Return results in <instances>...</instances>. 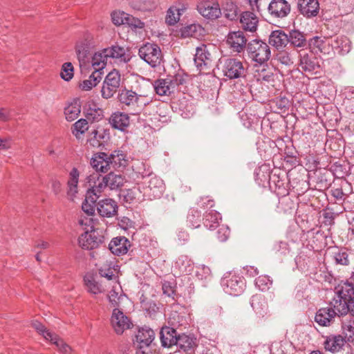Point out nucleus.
<instances>
[{"mask_svg": "<svg viewBox=\"0 0 354 354\" xmlns=\"http://www.w3.org/2000/svg\"><path fill=\"white\" fill-rule=\"evenodd\" d=\"M126 162L124 155L120 151L107 154L104 152L95 154L91 160V165L96 171L107 172L111 166L124 165Z\"/></svg>", "mask_w": 354, "mask_h": 354, "instance_id": "f257e3e1", "label": "nucleus"}, {"mask_svg": "<svg viewBox=\"0 0 354 354\" xmlns=\"http://www.w3.org/2000/svg\"><path fill=\"white\" fill-rule=\"evenodd\" d=\"M353 288L349 285L337 286L335 289V296L329 304V308L335 311V316H344L349 311L348 298L352 295Z\"/></svg>", "mask_w": 354, "mask_h": 354, "instance_id": "f03ea898", "label": "nucleus"}, {"mask_svg": "<svg viewBox=\"0 0 354 354\" xmlns=\"http://www.w3.org/2000/svg\"><path fill=\"white\" fill-rule=\"evenodd\" d=\"M80 225H85L86 232L80 235L78 239L79 245L83 249L93 250L102 243V238L98 237L95 234V225L92 218H82L78 221Z\"/></svg>", "mask_w": 354, "mask_h": 354, "instance_id": "7ed1b4c3", "label": "nucleus"}, {"mask_svg": "<svg viewBox=\"0 0 354 354\" xmlns=\"http://www.w3.org/2000/svg\"><path fill=\"white\" fill-rule=\"evenodd\" d=\"M247 52L249 57L255 62L262 64L270 57L269 46L260 39H253L248 44Z\"/></svg>", "mask_w": 354, "mask_h": 354, "instance_id": "20e7f679", "label": "nucleus"}, {"mask_svg": "<svg viewBox=\"0 0 354 354\" xmlns=\"http://www.w3.org/2000/svg\"><path fill=\"white\" fill-rule=\"evenodd\" d=\"M155 337L154 331L147 327L140 328L136 335L133 342L136 348V354H149L150 346Z\"/></svg>", "mask_w": 354, "mask_h": 354, "instance_id": "39448f33", "label": "nucleus"}, {"mask_svg": "<svg viewBox=\"0 0 354 354\" xmlns=\"http://www.w3.org/2000/svg\"><path fill=\"white\" fill-rule=\"evenodd\" d=\"M139 56L152 67L160 63L162 53L159 46L155 44L147 43L139 49Z\"/></svg>", "mask_w": 354, "mask_h": 354, "instance_id": "423d86ee", "label": "nucleus"}, {"mask_svg": "<svg viewBox=\"0 0 354 354\" xmlns=\"http://www.w3.org/2000/svg\"><path fill=\"white\" fill-rule=\"evenodd\" d=\"M110 324L114 332L118 335H122L132 326L129 317L119 308L113 309Z\"/></svg>", "mask_w": 354, "mask_h": 354, "instance_id": "0eeeda50", "label": "nucleus"}, {"mask_svg": "<svg viewBox=\"0 0 354 354\" xmlns=\"http://www.w3.org/2000/svg\"><path fill=\"white\" fill-rule=\"evenodd\" d=\"M298 66L299 70L310 74H316L320 68L319 59L312 52L299 53Z\"/></svg>", "mask_w": 354, "mask_h": 354, "instance_id": "6e6552de", "label": "nucleus"}, {"mask_svg": "<svg viewBox=\"0 0 354 354\" xmlns=\"http://www.w3.org/2000/svg\"><path fill=\"white\" fill-rule=\"evenodd\" d=\"M223 72L230 79H236L245 75V70L243 63L237 59L227 58L225 60Z\"/></svg>", "mask_w": 354, "mask_h": 354, "instance_id": "1a4fd4ad", "label": "nucleus"}, {"mask_svg": "<svg viewBox=\"0 0 354 354\" xmlns=\"http://www.w3.org/2000/svg\"><path fill=\"white\" fill-rule=\"evenodd\" d=\"M197 10L203 17L209 19H217L221 15L219 4L214 0L201 1L197 6Z\"/></svg>", "mask_w": 354, "mask_h": 354, "instance_id": "9d476101", "label": "nucleus"}, {"mask_svg": "<svg viewBox=\"0 0 354 354\" xmlns=\"http://www.w3.org/2000/svg\"><path fill=\"white\" fill-rule=\"evenodd\" d=\"M268 12L274 19H283L290 12V5L286 0H272L268 5Z\"/></svg>", "mask_w": 354, "mask_h": 354, "instance_id": "9b49d317", "label": "nucleus"}, {"mask_svg": "<svg viewBox=\"0 0 354 354\" xmlns=\"http://www.w3.org/2000/svg\"><path fill=\"white\" fill-rule=\"evenodd\" d=\"M221 286L223 290L233 296L240 295L244 287L243 280L239 276L233 275L230 278L225 277L221 280Z\"/></svg>", "mask_w": 354, "mask_h": 354, "instance_id": "f8f14e48", "label": "nucleus"}, {"mask_svg": "<svg viewBox=\"0 0 354 354\" xmlns=\"http://www.w3.org/2000/svg\"><path fill=\"white\" fill-rule=\"evenodd\" d=\"M227 43L234 52L241 53L246 47L247 39L243 31H234L228 34Z\"/></svg>", "mask_w": 354, "mask_h": 354, "instance_id": "ddd939ff", "label": "nucleus"}, {"mask_svg": "<svg viewBox=\"0 0 354 354\" xmlns=\"http://www.w3.org/2000/svg\"><path fill=\"white\" fill-rule=\"evenodd\" d=\"M99 214L102 217L110 218L114 216L118 212V204L111 198L100 201L96 205Z\"/></svg>", "mask_w": 354, "mask_h": 354, "instance_id": "4468645a", "label": "nucleus"}, {"mask_svg": "<svg viewBox=\"0 0 354 354\" xmlns=\"http://www.w3.org/2000/svg\"><path fill=\"white\" fill-rule=\"evenodd\" d=\"M212 62V55L207 45L201 44L196 50L194 63L198 68L202 70L203 67L208 66Z\"/></svg>", "mask_w": 354, "mask_h": 354, "instance_id": "2eb2a0df", "label": "nucleus"}, {"mask_svg": "<svg viewBox=\"0 0 354 354\" xmlns=\"http://www.w3.org/2000/svg\"><path fill=\"white\" fill-rule=\"evenodd\" d=\"M111 287L109 291L107 297L109 301L113 308H119L126 296L123 293L122 287L118 281H114L113 284L109 285Z\"/></svg>", "mask_w": 354, "mask_h": 354, "instance_id": "dca6fc26", "label": "nucleus"}, {"mask_svg": "<svg viewBox=\"0 0 354 354\" xmlns=\"http://www.w3.org/2000/svg\"><path fill=\"white\" fill-rule=\"evenodd\" d=\"M297 6L299 12L306 17L316 16L319 8L318 0H298Z\"/></svg>", "mask_w": 354, "mask_h": 354, "instance_id": "f3484780", "label": "nucleus"}, {"mask_svg": "<svg viewBox=\"0 0 354 354\" xmlns=\"http://www.w3.org/2000/svg\"><path fill=\"white\" fill-rule=\"evenodd\" d=\"M129 247L130 242L124 236L113 239L109 245L110 251L118 256L127 254Z\"/></svg>", "mask_w": 354, "mask_h": 354, "instance_id": "a211bd4d", "label": "nucleus"}, {"mask_svg": "<svg viewBox=\"0 0 354 354\" xmlns=\"http://www.w3.org/2000/svg\"><path fill=\"white\" fill-rule=\"evenodd\" d=\"M335 317L331 308H322L317 311L315 321L321 326H328L333 323Z\"/></svg>", "mask_w": 354, "mask_h": 354, "instance_id": "6ab92c4d", "label": "nucleus"}, {"mask_svg": "<svg viewBox=\"0 0 354 354\" xmlns=\"http://www.w3.org/2000/svg\"><path fill=\"white\" fill-rule=\"evenodd\" d=\"M145 184L147 185V188L151 192V195L154 198H160L164 191L163 181L155 175H149L145 179Z\"/></svg>", "mask_w": 354, "mask_h": 354, "instance_id": "aec40b11", "label": "nucleus"}, {"mask_svg": "<svg viewBox=\"0 0 354 354\" xmlns=\"http://www.w3.org/2000/svg\"><path fill=\"white\" fill-rule=\"evenodd\" d=\"M80 172L76 168H73L69 173L67 182V196L69 200L74 201L78 193Z\"/></svg>", "mask_w": 354, "mask_h": 354, "instance_id": "412c9836", "label": "nucleus"}, {"mask_svg": "<svg viewBox=\"0 0 354 354\" xmlns=\"http://www.w3.org/2000/svg\"><path fill=\"white\" fill-rule=\"evenodd\" d=\"M104 53L107 55L108 59H116L124 64L127 63L130 60V55L127 53L126 50L119 46H112L111 47L104 48Z\"/></svg>", "mask_w": 354, "mask_h": 354, "instance_id": "4be33fe9", "label": "nucleus"}, {"mask_svg": "<svg viewBox=\"0 0 354 354\" xmlns=\"http://www.w3.org/2000/svg\"><path fill=\"white\" fill-rule=\"evenodd\" d=\"M346 339L341 335H330L324 342V348L331 353L339 351L344 346Z\"/></svg>", "mask_w": 354, "mask_h": 354, "instance_id": "5701e85b", "label": "nucleus"}, {"mask_svg": "<svg viewBox=\"0 0 354 354\" xmlns=\"http://www.w3.org/2000/svg\"><path fill=\"white\" fill-rule=\"evenodd\" d=\"M268 42L277 49L283 48L288 44V35L283 30H274L269 36Z\"/></svg>", "mask_w": 354, "mask_h": 354, "instance_id": "b1692460", "label": "nucleus"}, {"mask_svg": "<svg viewBox=\"0 0 354 354\" xmlns=\"http://www.w3.org/2000/svg\"><path fill=\"white\" fill-rule=\"evenodd\" d=\"M240 22L245 30L254 32L257 30L259 21L254 13L246 11L241 14Z\"/></svg>", "mask_w": 354, "mask_h": 354, "instance_id": "393cba45", "label": "nucleus"}, {"mask_svg": "<svg viewBox=\"0 0 354 354\" xmlns=\"http://www.w3.org/2000/svg\"><path fill=\"white\" fill-rule=\"evenodd\" d=\"M160 341L164 347L176 345L178 342L177 332L169 327L162 328L160 333Z\"/></svg>", "mask_w": 354, "mask_h": 354, "instance_id": "a878e982", "label": "nucleus"}, {"mask_svg": "<svg viewBox=\"0 0 354 354\" xmlns=\"http://www.w3.org/2000/svg\"><path fill=\"white\" fill-rule=\"evenodd\" d=\"M109 122L113 128L123 131L129 124V117L127 113L116 112L111 115Z\"/></svg>", "mask_w": 354, "mask_h": 354, "instance_id": "bb28decb", "label": "nucleus"}, {"mask_svg": "<svg viewBox=\"0 0 354 354\" xmlns=\"http://www.w3.org/2000/svg\"><path fill=\"white\" fill-rule=\"evenodd\" d=\"M115 272V264L112 261H106L99 269L100 276L107 279L109 285L113 284L114 281H118Z\"/></svg>", "mask_w": 354, "mask_h": 354, "instance_id": "cd10ccee", "label": "nucleus"}, {"mask_svg": "<svg viewBox=\"0 0 354 354\" xmlns=\"http://www.w3.org/2000/svg\"><path fill=\"white\" fill-rule=\"evenodd\" d=\"M81 112L80 101L78 99L73 100L68 104L64 109L65 118L68 121H73L77 119Z\"/></svg>", "mask_w": 354, "mask_h": 354, "instance_id": "c85d7f7f", "label": "nucleus"}, {"mask_svg": "<svg viewBox=\"0 0 354 354\" xmlns=\"http://www.w3.org/2000/svg\"><path fill=\"white\" fill-rule=\"evenodd\" d=\"M191 82V77L183 72H178L174 76L169 78L170 88L178 86L187 88L190 85Z\"/></svg>", "mask_w": 354, "mask_h": 354, "instance_id": "c756f323", "label": "nucleus"}, {"mask_svg": "<svg viewBox=\"0 0 354 354\" xmlns=\"http://www.w3.org/2000/svg\"><path fill=\"white\" fill-rule=\"evenodd\" d=\"M84 281L88 292L93 295L103 292L105 290L104 286H107L103 285L102 282L98 283L91 274H88L85 275Z\"/></svg>", "mask_w": 354, "mask_h": 354, "instance_id": "7c9ffc66", "label": "nucleus"}, {"mask_svg": "<svg viewBox=\"0 0 354 354\" xmlns=\"http://www.w3.org/2000/svg\"><path fill=\"white\" fill-rule=\"evenodd\" d=\"M104 177L108 188L111 190H115L121 187L125 182V178L122 175L114 172H110L104 176Z\"/></svg>", "mask_w": 354, "mask_h": 354, "instance_id": "2f4dec72", "label": "nucleus"}, {"mask_svg": "<svg viewBox=\"0 0 354 354\" xmlns=\"http://www.w3.org/2000/svg\"><path fill=\"white\" fill-rule=\"evenodd\" d=\"M106 188H108V186L106 180H104V177L102 176L101 179H97V184L87 191L88 198H90L92 202L97 201Z\"/></svg>", "mask_w": 354, "mask_h": 354, "instance_id": "473e14b6", "label": "nucleus"}, {"mask_svg": "<svg viewBox=\"0 0 354 354\" xmlns=\"http://www.w3.org/2000/svg\"><path fill=\"white\" fill-rule=\"evenodd\" d=\"M108 59L107 55L104 53V49L95 53L91 59V64L94 71H102L105 68Z\"/></svg>", "mask_w": 354, "mask_h": 354, "instance_id": "72a5a7b5", "label": "nucleus"}, {"mask_svg": "<svg viewBox=\"0 0 354 354\" xmlns=\"http://www.w3.org/2000/svg\"><path fill=\"white\" fill-rule=\"evenodd\" d=\"M251 306L255 313L261 316H263L267 313V304L264 298L260 295H254L251 299Z\"/></svg>", "mask_w": 354, "mask_h": 354, "instance_id": "f704fd0d", "label": "nucleus"}, {"mask_svg": "<svg viewBox=\"0 0 354 354\" xmlns=\"http://www.w3.org/2000/svg\"><path fill=\"white\" fill-rule=\"evenodd\" d=\"M220 220H221L220 214L214 210H210L205 215L204 225L209 230H214L217 227Z\"/></svg>", "mask_w": 354, "mask_h": 354, "instance_id": "c9c22d12", "label": "nucleus"}, {"mask_svg": "<svg viewBox=\"0 0 354 354\" xmlns=\"http://www.w3.org/2000/svg\"><path fill=\"white\" fill-rule=\"evenodd\" d=\"M102 71H94L87 80L80 84V88H93L95 87L102 80Z\"/></svg>", "mask_w": 354, "mask_h": 354, "instance_id": "e433bc0d", "label": "nucleus"}, {"mask_svg": "<svg viewBox=\"0 0 354 354\" xmlns=\"http://www.w3.org/2000/svg\"><path fill=\"white\" fill-rule=\"evenodd\" d=\"M140 86L149 87L152 86L153 88H170L169 78L167 79H159L156 80L154 82H151L149 80L145 79L143 77L140 78Z\"/></svg>", "mask_w": 354, "mask_h": 354, "instance_id": "4c0bfd02", "label": "nucleus"}, {"mask_svg": "<svg viewBox=\"0 0 354 354\" xmlns=\"http://www.w3.org/2000/svg\"><path fill=\"white\" fill-rule=\"evenodd\" d=\"M333 46L334 48L339 49V52L342 54L349 53L351 49V41L346 37H337L334 41Z\"/></svg>", "mask_w": 354, "mask_h": 354, "instance_id": "58836bf2", "label": "nucleus"}, {"mask_svg": "<svg viewBox=\"0 0 354 354\" xmlns=\"http://www.w3.org/2000/svg\"><path fill=\"white\" fill-rule=\"evenodd\" d=\"M86 115L93 120H100L103 117V111L93 102H88L85 107Z\"/></svg>", "mask_w": 354, "mask_h": 354, "instance_id": "ea45409f", "label": "nucleus"}, {"mask_svg": "<svg viewBox=\"0 0 354 354\" xmlns=\"http://www.w3.org/2000/svg\"><path fill=\"white\" fill-rule=\"evenodd\" d=\"M184 10L183 8H180L176 6L169 8L167 13L166 22L169 25H174L179 21L180 16Z\"/></svg>", "mask_w": 354, "mask_h": 354, "instance_id": "a19ab883", "label": "nucleus"}, {"mask_svg": "<svg viewBox=\"0 0 354 354\" xmlns=\"http://www.w3.org/2000/svg\"><path fill=\"white\" fill-rule=\"evenodd\" d=\"M296 47H303L306 44L304 35L298 30H292L288 35V43Z\"/></svg>", "mask_w": 354, "mask_h": 354, "instance_id": "79ce46f5", "label": "nucleus"}, {"mask_svg": "<svg viewBox=\"0 0 354 354\" xmlns=\"http://www.w3.org/2000/svg\"><path fill=\"white\" fill-rule=\"evenodd\" d=\"M118 99L121 103L130 105L137 100L138 97L133 90H121L118 95Z\"/></svg>", "mask_w": 354, "mask_h": 354, "instance_id": "37998d69", "label": "nucleus"}, {"mask_svg": "<svg viewBox=\"0 0 354 354\" xmlns=\"http://www.w3.org/2000/svg\"><path fill=\"white\" fill-rule=\"evenodd\" d=\"M204 29L199 24H193L185 26L182 30L184 37H197L203 34Z\"/></svg>", "mask_w": 354, "mask_h": 354, "instance_id": "c03bdc74", "label": "nucleus"}, {"mask_svg": "<svg viewBox=\"0 0 354 354\" xmlns=\"http://www.w3.org/2000/svg\"><path fill=\"white\" fill-rule=\"evenodd\" d=\"M342 330L346 342L354 343V319L342 322Z\"/></svg>", "mask_w": 354, "mask_h": 354, "instance_id": "a18cd8bd", "label": "nucleus"}, {"mask_svg": "<svg viewBox=\"0 0 354 354\" xmlns=\"http://www.w3.org/2000/svg\"><path fill=\"white\" fill-rule=\"evenodd\" d=\"M88 122L85 119L77 120L73 127V133L77 138H80L81 136L88 129Z\"/></svg>", "mask_w": 354, "mask_h": 354, "instance_id": "49530a36", "label": "nucleus"}, {"mask_svg": "<svg viewBox=\"0 0 354 354\" xmlns=\"http://www.w3.org/2000/svg\"><path fill=\"white\" fill-rule=\"evenodd\" d=\"M194 340L192 337L182 335L178 337L176 345L184 351H188L194 346Z\"/></svg>", "mask_w": 354, "mask_h": 354, "instance_id": "de8ad7c7", "label": "nucleus"}, {"mask_svg": "<svg viewBox=\"0 0 354 354\" xmlns=\"http://www.w3.org/2000/svg\"><path fill=\"white\" fill-rule=\"evenodd\" d=\"M32 326L46 339L50 341L53 338H55V334L46 330V327L38 321H32Z\"/></svg>", "mask_w": 354, "mask_h": 354, "instance_id": "09e8293b", "label": "nucleus"}, {"mask_svg": "<svg viewBox=\"0 0 354 354\" xmlns=\"http://www.w3.org/2000/svg\"><path fill=\"white\" fill-rule=\"evenodd\" d=\"M32 326L46 339L50 341L53 338H55V334L46 330V327L38 321H32Z\"/></svg>", "mask_w": 354, "mask_h": 354, "instance_id": "8fccbe9b", "label": "nucleus"}, {"mask_svg": "<svg viewBox=\"0 0 354 354\" xmlns=\"http://www.w3.org/2000/svg\"><path fill=\"white\" fill-rule=\"evenodd\" d=\"M32 326L46 339L50 341L53 338H55V334L46 330V327L38 321H32Z\"/></svg>", "mask_w": 354, "mask_h": 354, "instance_id": "3c124183", "label": "nucleus"}, {"mask_svg": "<svg viewBox=\"0 0 354 354\" xmlns=\"http://www.w3.org/2000/svg\"><path fill=\"white\" fill-rule=\"evenodd\" d=\"M120 75L116 71H113L106 75L104 84L107 85V86H111L113 88H118L120 85Z\"/></svg>", "mask_w": 354, "mask_h": 354, "instance_id": "603ef678", "label": "nucleus"}, {"mask_svg": "<svg viewBox=\"0 0 354 354\" xmlns=\"http://www.w3.org/2000/svg\"><path fill=\"white\" fill-rule=\"evenodd\" d=\"M187 223L189 227L196 228L200 226L201 213L198 210L192 209L187 215Z\"/></svg>", "mask_w": 354, "mask_h": 354, "instance_id": "864d4df0", "label": "nucleus"}, {"mask_svg": "<svg viewBox=\"0 0 354 354\" xmlns=\"http://www.w3.org/2000/svg\"><path fill=\"white\" fill-rule=\"evenodd\" d=\"M55 338L50 340V342L56 345L59 351L62 354H71V348L66 344L62 339H59L57 335H55Z\"/></svg>", "mask_w": 354, "mask_h": 354, "instance_id": "5fc2aeb1", "label": "nucleus"}, {"mask_svg": "<svg viewBox=\"0 0 354 354\" xmlns=\"http://www.w3.org/2000/svg\"><path fill=\"white\" fill-rule=\"evenodd\" d=\"M176 266L183 272H189L192 268L191 260L187 256H180L176 262Z\"/></svg>", "mask_w": 354, "mask_h": 354, "instance_id": "6e6d98bb", "label": "nucleus"}, {"mask_svg": "<svg viewBox=\"0 0 354 354\" xmlns=\"http://www.w3.org/2000/svg\"><path fill=\"white\" fill-rule=\"evenodd\" d=\"M73 66L71 62H66L62 65L60 73L61 77L65 81H69L73 77Z\"/></svg>", "mask_w": 354, "mask_h": 354, "instance_id": "4d7b16f0", "label": "nucleus"}, {"mask_svg": "<svg viewBox=\"0 0 354 354\" xmlns=\"http://www.w3.org/2000/svg\"><path fill=\"white\" fill-rule=\"evenodd\" d=\"M256 286L261 291L267 290L270 288L272 285V281L270 279V277L266 275L259 276L256 279Z\"/></svg>", "mask_w": 354, "mask_h": 354, "instance_id": "13d9d810", "label": "nucleus"}, {"mask_svg": "<svg viewBox=\"0 0 354 354\" xmlns=\"http://www.w3.org/2000/svg\"><path fill=\"white\" fill-rule=\"evenodd\" d=\"M127 17V13L123 11H113L111 13V19L113 23L115 26H120L122 24H126V19Z\"/></svg>", "mask_w": 354, "mask_h": 354, "instance_id": "bf43d9fd", "label": "nucleus"}, {"mask_svg": "<svg viewBox=\"0 0 354 354\" xmlns=\"http://www.w3.org/2000/svg\"><path fill=\"white\" fill-rule=\"evenodd\" d=\"M96 201L92 202L88 198V193L86 192L85 200L82 205V209L88 216H92L94 214Z\"/></svg>", "mask_w": 354, "mask_h": 354, "instance_id": "052dcab7", "label": "nucleus"}, {"mask_svg": "<svg viewBox=\"0 0 354 354\" xmlns=\"http://www.w3.org/2000/svg\"><path fill=\"white\" fill-rule=\"evenodd\" d=\"M136 194L135 189H126L121 192L120 197L124 202L131 204L136 200Z\"/></svg>", "mask_w": 354, "mask_h": 354, "instance_id": "680f3d73", "label": "nucleus"}, {"mask_svg": "<svg viewBox=\"0 0 354 354\" xmlns=\"http://www.w3.org/2000/svg\"><path fill=\"white\" fill-rule=\"evenodd\" d=\"M126 24L133 29H142L145 27L144 22L128 13L126 19Z\"/></svg>", "mask_w": 354, "mask_h": 354, "instance_id": "e2e57ef3", "label": "nucleus"}, {"mask_svg": "<svg viewBox=\"0 0 354 354\" xmlns=\"http://www.w3.org/2000/svg\"><path fill=\"white\" fill-rule=\"evenodd\" d=\"M334 259L337 263L343 266H347L350 262L348 252L342 250L335 254Z\"/></svg>", "mask_w": 354, "mask_h": 354, "instance_id": "0e129e2a", "label": "nucleus"}, {"mask_svg": "<svg viewBox=\"0 0 354 354\" xmlns=\"http://www.w3.org/2000/svg\"><path fill=\"white\" fill-rule=\"evenodd\" d=\"M277 60L285 66H290L294 63L293 58L290 54L286 51H282L277 54Z\"/></svg>", "mask_w": 354, "mask_h": 354, "instance_id": "69168bd1", "label": "nucleus"}, {"mask_svg": "<svg viewBox=\"0 0 354 354\" xmlns=\"http://www.w3.org/2000/svg\"><path fill=\"white\" fill-rule=\"evenodd\" d=\"M211 274V270L209 267L201 265L197 267L196 275L200 279H205Z\"/></svg>", "mask_w": 354, "mask_h": 354, "instance_id": "338daca9", "label": "nucleus"}, {"mask_svg": "<svg viewBox=\"0 0 354 354\" xmlns=\"http://www.w3.org/2000/svg\"><path fill=\"white\" fill-rule=\"evenodd\" d=\"M230 233L229 228L222 225L217 231V238L221 242L225 241L228 239Z\"/></svg>", "mask_w": 354, "mask_h": 354, "instance_id": "774afa93", "label": "nucleus"}]
</instances>
